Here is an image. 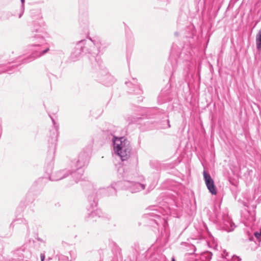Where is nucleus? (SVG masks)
<instances>
[{
    "mask_svg": "<svg viewBox=\"0 0 261 261\" xmlns=\"http://www.w3.org/2000/svg\"><path fill=\"white\" fill-rule=\"evenodd\" d=\"M115 152L122 161L126 160L129 156L130 147L129 142L124 137L114 136L112 139Z\"/></svg>",
    "mask_w": 261,
    "mask_h": 261,
    "instance_id": "obj_1",
    "label": "nucleus"
},
{
    "mask_svg": "<svg viewBox=\"0 0 261 261\" xmlns=\"http://www.w3.org/2000/svg\"><path fill=\"white\" fill-rule=\"evenodd\" d=\"M125 188L132 193H136L144 190L145 185L135 181H124L121 183Z\"/></svg>",
    "mask_w": 261,
    "mask_h": 261,
    "instance_id": "obj_2",
    "label": "nucleus"
},
{
    "mask_svg": "<svg viewBox=\"0 0 261 261\" xmlns=\"http://www.w3.org/2000/svg\"><path fill=\"white\" fill-rule=\"evenodd\" d=\"M82 168V163L80 160L73 163L72 166V171L70 173L76 183L79 182L82 178L81 169Z\"/></svg>",
    "mask_w": 261,
    "mask_h": 261,
    "instance_id": "obj_3",
    "label": "nucleus"
},
{
    "mask_svg": "<svg viewBox=\"0 0 261 261\" xmlns=\"http://www.w3.org/2000/svg\"><path fill=\"white\" fill-rule=\"evenodd\" d=\"M203 178L209 192L213 195H216L217 190L215 185L214 180L211 177L210 174L207 173L205 171L203 172Z\"/></svg>",
    "mask_w": 261,
    "mask_h": 261,
    "instance_id": "obj_4",
    "label": "nucleus"
},
{
    "mask_svg": "<svg viewBox=\"0 0 261 261\" xmlns=\"http://www.w3.org/2000/svg\"><path fill=\"white\" fill-rule=\"evenodd\" d=\"M82 51V45L81 42H78L75 46L74 47L71 54V59L73 61H76L80 58L81 54Z\"/></svg>",
    "mask_w": 261,
    "mask_h": 261,
    "instance_id": "obj_5",
    "label": "nucleus"
},
{
    "mask_svg": "<svg viewBox=\"0 0 261 261\" xmlns=\"http://www.w3.org/2000/svg\"><path fill=\"white\" fill-rule=\"evenodd\" d=\"M45 44L47 45V47H45V48L44 49L42 50L41 51H38L36 52L35 54H34V55H33L32 56H31L30 57V60H25L23 62L24 63H27V62H30V61H31L32 60H34V59H35L36 58L42 57L43 56H44L46 54H47L48 52V51L50 49H49V46L47 45V44L45 43Z\"/></svg>",
    "mask_w": 261,
    "mask_h": 261,
    "instance_id": "obj_6",
    "label": "nucleus"
},
{
    "mask_svg": "<svg viewBox=\"0 0 261 261\" xmlns=\"http://www.w3.org/2000/svg\"><path fill=\"white\" fill-rule=\"evenodd\" d=\"M234 224L231 220L227 218L224 221V228L227 231H231L234 229Z\"/></svg>",
    "mask_w": 261,
    "mask_h": 261,
    "instance_id": "obj_7",
    "label": "nucleus"
},
{
    "mask_svg": "<svg viewBox=\"0 0 261 261\" xmlns=\"http://www.w3.org/2000/svg\"><path fill=\"white\" fill-rule=\"evenodd\" d=\"M69 175V171L67 170L60 171L57 173V177L53 179V180H58L65 178Z\"/></svg>",
    "mask_w": 261,
    "mask_h": 261,
    "instance_id": "obj_8",
    "label": "nucleus"
},
{
    "mask_svg": "<svg viewBox=\"0 0 261 261\" xmlns=\"http://www.w3.org/2000/svg\"><path fill=\"white\" fill-rule=\"evenodd\" d=\"M256 43L257 49L259 50L261 48V29L257 33L256 36Z\"/></svg>",
    "mask_w": 261,
    "mask_h": 261,
    "instance_id": "obj_9",
    "label": "nucleus"
},
{
    "mask_svg": "<svg viewBox=\"0 0 261 261\" xmlns=\"http://www.w3.org/2000/svg\"><path fill=\"white\" fill-rule=\"evenodd\" d=\"M37 38L40 39V43H43L46 42V39L49 37V35L47 33H44L43 35L38 34L37 35Z\"/></svg>",
    "mask_w": 261,
    "mask_h": 261,
    "instance_id": "obj_10",
    "label": "nucleus"
},
{
    "mask_svg": "<svg viewBox=\"0 0 261 261\" xmlns=\"http://www.w3.org/2000/svg\"><path fill=\"white\" fill-rule=\"evenodd\" d=\"M52 121H53V123L54 124V125L55 126V129H56V137L54 139V141L56 142L57 140V137L58 136V129H59V125L58 124H56L55 120L52 119Z\"/></svg>",
    "mask_w": 261,
    "mask_h": 261,
    "instance_id": "obj_11",
    "label": "nucleus"
},
{
    "mask_svg": "<svg viewBox=\"0 0 261 261\" xmlns=\"http://www.w3.org/2000/svg\"><path fill=\"white\" fill-rule=\"evenodd\" d=\"M10 71V69L9 68V67H6V66L4 65H0V74L4 73L6 71Z\"/></svg>",
    "mask_w": 261,
    "mask_h": 261,
    "instance_id": "obj_12",
    "label": "nucleus"
},
{
    "mask_svg": "<svg viewBox=\"0 0 261 261\" xmlns=\"http://www.w3.org/2000/svg\"><path fill=\"white\" fill-rule=\"evenodd\" d=\"M101 214V212L100 210L96 209V210H94L93 212H92L91 215L92 217L95 216L96 215H98V217L100 216V215Z\"/></svg>",
    "mask_w": 261,
    "mask_h": 261,
    "instance_id": "obj_13",
    "label": "nucleus"
},
{
    "mask_svg": "<svg viewBox=\"0 0 261 261\" xmlns=\"http://www.w3.org/2000/svg\"><path fill=\"white\" fill-rule=\"evenodd\" d=\"M254 235L258 240H261V230L255 232Z\"/></svg>",
    "mask_w": 261,
    "mask_h": 261,
    "instance_id": "obj_14",
    "label": "nucleus"
},
{
    "mask_svg": "<svg viewBox=\"0 0 261 261\" xmlns=\"http://www.w3.org/2000/svg\"><path fill=\"white\" fill-rule=\"evenodd\" d=\"M241 259L239 258V257L237 256H233L231 259V261H240Z\"/></svg>",
    "mask_w": 261,
    "mask_h": 261,
    "instance_id": "obj_15",
    "label": "nucleus"
},
{
    "mask_svg": "<svg viewBox=\"0 0 261 261\" xmlns=\"http://www.w3.org/2000/svg\"><path fill=\"white\" fill-rule=\"evenodd\" d=\"M110 190V191H112V194H115L116 193V190L114 188H113V187H111L109 188Z\"/></svg>",
    "mask_w": 261,
    "mask_h": 261,
    "instance_id": "obj_16",
    "label": "nucleus"
},
{
    "mask_svg": "<svg viewBox=\"0 0 261 261\" xmlns=\"http://www.w3.org/2000/svg\"><path fill=\"white\" fill-rule=\"evenodd\" d=\"M96 205H97V202L95 201V200H94L93 203L92 204V209H93L94 207H96Z\"/></svg>",
    "mask_w": 261,
    "mask_h": 261,
    "instance_id": "obj_17",
    "label": "nucleus"
},
{
    "mask_svg": "<svg viewBox=\"0 0 261 261\" xmlns=\"http://www.w3.org/2000/svg\"><path fill=\"white\" fill-rule=\"evenodd\" d=\"M40 257H41V261H44V260L45 259L44 254H43V253L41 254Z\"/></svg>",
    "mask_w": 261,
    "mask_h": 261,
    "instance_id": "obj_18",
    "label": "nucleus"
},
{
    "mask_svg": "<svg viewBox=\"0 0 261 261\" xmlns=\"http://www.w3.org/2000/svg\"><path fill=\"white\" fill-rule=\"evenodd\" d=\"M85 41H86V42L88 41V42H90V43H91V44H94V43H93V41H92V40H91V39H90V38H89L88 40H86Z\"/></svg>",
    "mask_w": 261,
    "mask_h": 261,
    "instance_id": "obj_19",
    "label": "nucleus"
},
{
    "mask_svg": "<svg viewBox=\"0 0 261 261\" xmlns=\"http://www.w3.org/2000/svg\"><path fill=\"white\" fill-rule=\"evenodd\" d=\"M23 11H22L19 15V18H20L22 15H23Z\"/></svg>",
    "mask_w": 261,
    "mask_h": 261,
    "instance_id": "obj_20",
    "label": "nucleus"
},
{
    "mask_svg": "<svg viewBox=\"0 0 261 261\" xmlns=\"http://www.w3.org/2000/svg\"><path fill=\"white\" fill-rule=\"evenodd\" d=\"M20 1L22 4V7H23L25 0H20Z\"/></svg>",
    "mask_w": 261,
    "mask_h": 261,
    "instance_id": "obj_21",
    "label": "nucleus"
},
{
    "mask_svg": "<svg viewBox=\"0 0 261 261\" xmlns=\"http://www.w3.org/2000/svg\"><path fill=\"white\" fill-rule=\"evenodd\" d=\"M172 261H176L174 257H172Z\"/></svg>",
    "mask_w": 261,
    "mask_h": 261,
    "instance_id": "obj_22",
    "label": "nucleus"
},
{
    "mask_svg": "<svg viewBox=\"0 0 261 261\" xmlns=\"http://www.w3.org/2000/svg\"><path fill=\"white\" fill-rule=\"evenodd\" d=\"M225 251H224V253H223V254H222V255H223H223H224V254H225Z\"/></svg>",
    "mask_w": 261,
    "mask_h": 261,
    "instance_id": "obj_23",
    "label": "nucleus"
},
{
    "mask_svg": "<svg viewBox=\"0 0 261 261\" xmlns=\"http://www.w3.org/2000/svg\"><path fill=\"white\" fill-rule=\"evenodd\" d=\"M36 46H40L39 44L36 45Z\"/></svg>",
    "mask_w": 261,
    "mask_h": 261,
    "instance_id": "obj_24",
    "label": "nucleus"
}]
</instances>
